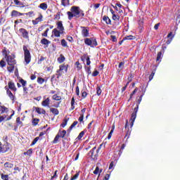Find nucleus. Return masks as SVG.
<instances>
[{
  "label": "nucleus",
  "mask_w": 180,
  "mask_h": 180,
  "mask_svg": "<svg viewBox=\"0 0 180 180\" xmlns=\"http://www.w3.org/2000/svg\"><path fill=\"white\" fill-rule=\"evenodd\" d=\"M4 54L5 55L4 58L8 65V67L7 68L8 72H13V70H15V64H16V60H15V55H10L9 51L6 50L4 51Z\"/></svg>",
  "instance_id": "obj_1"
},
{
  "label": "nucleus",
  "mask_w": 180,
  "mask_h": 180,
  "mask_svg": "<svg viewBox=\"0 0 180 180\" xmlns=\"http://www.w3.org/2000/svg\"><path fill=\"white\" fill-rule=\"evenodd\" d=\"M69 20H71L72 18H79V16H84L82 10L78 6H72L70 11L67 12Z\"/></svg>",
  "instance_id": "obj_2"
},
{
  "label": "nucleus",
  "mask_w": 180,
  "mask_h": 180,
  "mask_svg": "<svg viewBox=\"0 0 180 180\" xmlns=\"http://www.w3.org/2000/svg\"><path fill=\"white\" fill-rule=\"evenodd\" d=\"M23 50H24L25 63L26 65H27V64H30V61H32V56L30 55V51L27 50V47L24 46Z\"/></svg>",
  "instance_id": "obj_3"
},
{
  "label": "nucleus",
  "mask_w": 180,
  "mask_h": 180,
  "mask_svg": "<svg viewBox=\"0 0 180 180\" xmlns=\"http://www.w3.org/2000/svg\"><path fill=\"white\" fill-rule=\"evenodd\" d=\"M10 149H11V144L6 142L3 146L1 145L0 146V153L5 154V153H8V151H9Z\"/></svg>",
  "instance_id": "obj_4"
},
{
  "label": "nucleus",
  "mask_w": 180,
  "mask_h": 180,
  "mask_svg": "<svg viewBox=\"0 0 180 180\" xmlns=\"http://www.w3.org/2000/svg\"><path fill=\"white\" fill-rule=\"evenodd\" d=\"M41 22H43V15L39 14L35 20H32V24L36 25H39V23H41Z\"/></svg>",
  "instance_id": "obj_5"
},
{
  "label": "nucleus",
  "mask_w": 180,
  "mask_h": 180,
  "mask_svg": "<svg viewBox=\"0 0 180 180\" xmlns=\"http://www.w3.org/2000/svg\"><path fill=\"white\" fill-rule=\"evenodd\" d=\"M20 32L24 39H29V32H27V30L24 28H21L20 29Z\"/></svg>",
  "instance_id": "obj_6"
},
{
  "label": "nucleus",
  "mask_w": 180,
  "mask_h": 180,
  "mask_svg": "<svg viewBox=\"0 0 180 180\" xmlns=\"http://www.w3.org/2000/svg\"><path fill=\"white\" fill-rule=\"evenodd\" d=\"M11 16H12V18H18L19 16H23V13H22L16 10H13L11 12Z\"/></svg>",
  "instance_id": "obj_7"
},
{
  "label": "nucleus",
  "mask_w": 180,
  "mask_h": 180,
  "mask_svg": "<svg viewBox=\"0 0 180 180\" xmlns=\"http://www.w3.org/2000/svg\"><path fill=\"white\" fill-rule=\"evenodd\" d=\"M82 60L84 63H86V65H89V64H91V60H90L89 56H88V55H84L82 57Z\"/></svg>",
  "instance_id": "obj_8"
},
{
  "label": "nucleus",
  "mask_w": 180,
  "mask_h": 180,
  "mask_svg": "<svg viewBox=\"0 0 180 180\" xmlns=\"http://www.w3.org/2000/svg\"><path fill=\"white\" fill-rule=\"evenodd\" d=\"M41 105L44 106V108H50V98H45L42 101Z\"/></svg>",
  "instance_id": "obj_9"
},
{
  "label": "nucleus",
  "mask_w": 180,
  "mask_h": 180,
  "mask_svg": "<svg viewBox=\"0 0 180 180\" xmlns=\"http://www.w3.org/2000/svg\"><path fill=\"white\" fill-rule=\"evenodd\" d=\"M8 108L5 107V105L0 103V113L3 115V113H8Z\"/></svg>",
  "instance_id": "obj_10"
},
{
  "label": "nucleus",
  "mask_w": 180,
  "mask_h": 180,
  "mask_svg": "<svg viewBox=\"0 0 180 180\" xmlns=\"http://www.w3.org/2000/svg\"><path fill=\"white\" fill-rule=\"evenodd\" d=\"M52 33L55 37H60V34H63V33H61V31L58 30L57 28L53 29Z\"/></svg>",
  "instance_id": "obj_11"
},
{
  "label": "nucleus",
  "mask_w": 180,
  "mask_h": 180,
  "mask_svg": "<svg viewBox=\"0 0 180 180\" xmlns=\"http://www.w3.org/2000/svg\"><path fill=\"white\" fill-rule=\"evenodd\" d=\"M51 43L49 39L44 38L41 40V44H43L46 47H49V44Z\"/></svg>",
  "instance_id": "obj_12"
},
{
  "label": "nucleus",
  "mask_w": 180,
  "mask_h": 180,
  "mask_svg": "<svg viewBox=\"0 0 180 180\" xmlns=\"http://www.w3.org/2000/svg\"><path fill=\"white\" fill-rule=\"evenodd\" d=\"M57 29L60 31V33H64V27L63 26V22L58 21Z\"/></svg>",
  "instance_id": "obj_13"
},
{
  "label": "nucleus",
  "mask_w": 180,
  "mask_h": 180,
  "mask_svg": "<svg viewBox=\"0 0 180 180\" xmlns=\"http://www.w3.org/2000/svg\"><path fill=\"white\" fill-rule=\"evenodd\" d=\"M38 8L42 9V11H47V8H49V6L46 3H41L39 5Z\"/></svg>",
  "instance_id": "obj_14"
},
{
  "label": "nucleus",
  "mask_w": 180,
  "mask_h": 180,
  "mask_svg": "<svg viewBox=\"0 0 180 180\" xmlns=\"http://www.w3.org/2000/svg\"><path fill=\"white\" fill-rule=\"evenodd\" d=\"M82 34L83 37H87L88 34H89V31L86 28L82 27Z\"/></svg>",
  "instance_id": "obj_15"
},
{
  "label": "nucleus",
  "mask_w": 180,
  "mask_h": 180,
  "mask_svg": "<svg viewBox=\"0 0 180 180\" xmlns=\"http://www.w3.org/2000/svg\"><path fill=\"white\" fill-rule=\"evenodd\" d=\"M14 113L11 114L10 117H6V116H1L0 117V123L4 122V120H11L12 119V116H13Z\"/></svg>",
  "instance_id": "obj_16"
},
{
  "label": "nucleus",
  "mask_w": 180,
  "mask_h": 180,
  "mask_svg": "<svg viewBox=\"0 0 180 180\" xmlns=\"http://www.w3.org/2000/svg\"><path fill=\"white\" fill-rule=\"evenodd\" d=\"M8 85L9 89H11V91H16V87L15 86L14 82H9Z\"/></svg>",
  "instance_id": "obj_17"
},
{
  "label": "nucleus",
  "mask_w": 180,
  "mask_h": 180,
  "mask_svg": "<svg viewBox=\"0 0 180 180\" xmlns=\"http://www.w3.org/2000/svg\"><path fill=\"white\" fill-rule=\"evenodd\" d=\"M36 112H37L39 115H46V110H44V109L41 108H37Z\"/></svg>",
  "instance_id": "obj_18"
},
{
  "label": "nucleus",
  "mask_w": 180,
  "mask_h": 180,
  "mask_svg": "<svg viewBox=\"0 0 180 180\" xmlns=\"http://www.w3.org/2000/svg\"><path fill=\"white\" fill-rule=\"evenodd\" d=\"M91 47H96L98 46V42L96 41V39L94 37L91 39Z\"/></svg>",
  "instance_id": "obj_19"
},
{
  "label": "nucleus",
  "mask_w": 180,
  "mask_h": 180,
  "mask_svg": "<svg viewBox=\"0 0 180 180\" xmlns=\"http://www.w3.org/2000/svg\"><path fill=\"white\" fill-rule=\"evenodd\" d=\"M136 112H133V113L131 114V127H133V124H134V121L136 120Z\"/></svg>",
  "instance_id": "obj_20"
},
{
  "label": "nucleus",
  "mask_w": 180,
  "mask_h": 180,
  "mask_svg": "<svg viewBox=\"0 0 180 180\" xmlns=\"http://www.w3.org/2000/svg\"><path fill=\"white\" fill-rule=\"evenodd\" d=\"M4 168H7V169H11V168H13V164L7 162L4 164Z\"/></svg>",
  "instance_id": "obj_21"
},
{
  "label": "nucleus",
  "mask_w": 180,
  "mask_h": 180,
  "mask_svg": "<svg viewBox=\"0 0 180 180\" xmlns=\"http://www.w3.org/2000/svg\"><path fill=\"white\" fill-rule=\"evenodd\" d=\"M61 71L67 72V67H65V65H60V69L57 71V72H59L60 75H61L63 74Z\"/></svg>",
  "instance_id": "obj_22"
},
{
  "label": "nucleus",
  "mask_w": 180,
  "mask_h": 180,
  "mask_svg": "<svg viewBox=\"0 0 180 180\" xmlns=\"http://www.w3.org/2000/svg\"><path fill=\"white\" fill-rule=\"evenodd\" d=\"M50 111L51 112V113H53V115H58V113H60L58 111V109L54 108H51Z\"/></svg>",
  "instance_id": "obj_23"
},
{
  "label": "nucleus",
  "mask_w": 180,
  "mask_h": 180,
  "mask_svg": "<svg viewBox=\"0 0 180 180\" xmlns=\"http://www.w3.org/2000/svg\"><path fill=\"white\" fill-rule=\"evenodd\" d=\"M103 20L105 22L107 25H110L111 23L110 18H109L108 17L104 16L103 18Z\"/></svg>",
  "instance_id": "obj_24"
},
{
  "label": "nucleus",
  "mask_w": 180,
  "mask_h": 180,
  "mask_svg": "<svg viewBox=\"0 0 180 180\" xmlns=\"http://www.w3.org/2000/svg\"><path fill=\"white\" fill-rule=\"evenodd\" d=\"M65 60V58L63 55H60V56L58 58V62L60 63V64H61V63H64Z\"/></svg>",
  "instance_id": "obj_25"
},
{
  "label": "nucleus",
  "mask_w": 180,
  "mask_h": 180,
  "mask_svg": "<svg viewBox=\"0 0 180 180\" xmlns=\"http://www.w3.org/2000/svg\"><path fill=\"white\" fill-rule=\"evenodd\" d=\"M136 39V37L133 35H128L124 38V40H134Z\"/></svg>",
  "instance_id": "obj_26"
},
{
  "label": "nucleus",
  "mask_w": 180,
  "mask_h": 180,
  "mask_svg": "<svg viewBox=\"0 0 180 180\" xmlns=\"http://www.w3.org/2000/svg\"><path fill=\"white\" fill-rule=\"evenodd\" d=\"M7 94L8 95L9 98L12 99V101L15 99V96H13V94H12V92L9 89H7Z\"/></svg>",
  "instance_id": "obj_27"
},
{
  "label": "nucleus",
  "mask_w": 180,
  "mask_h": 180,
  "mask_svg": "<svg viewBox=\"0 0 180 180\" xmlns=\"http://www.w3.org/2000/svg\"><path fill=\"white\" fill-rule=\"evenodd\" d=\"M40 121V120L37 119V118H34L32 120V124L33 126H37V124H39V122Z\"/></svg>",
  "instance_id": "obj_28"
},
{
  "label": "nucleus",
  "mask_w": 180,
  "mask_h": 180,
  "mask_svg": "<svg viewBox=\"0 0 180 180\" xmlns=\"http://www.w3.org/2000/svg\"><path fill=\"white\" fill-rule=\"evenodd\" d=\"M52 98L53 101H61V96H58L57 94H55L52 96Z\"/></svg>",
  "instance_id": "obj_29"
},
{
  "label": "nucleus",
  "mask_w": 180,
  "mask_h": 180,
  "mask_svg": "<svg viewBox=\"0 0 180 180\" xmlns=\"http://www.w3.org/2000/svg\"><path fill=\"white\" fill-rule=\"evenodd\" d=\"M66 134H67V131L65 130H63V131L58 133L60 137H62V139H63V137L65 136Z\"/></svg>",
  "instance_id": "obj_30"
},
{
  "label": "nucleus",
  "mask_w": 180,
  "mask_h": 180,
  "mask_svg": "<svg viewBox=\"0 0 180 180\" xmlns=\"http://www.w3.org/2000/svg\"><path fill=\"white\" fill-rule=\"evenodd\" d=\"M60 43L63 47H68V45L67 44V41H65V39H62Z\"/></svg>",
  "instance_id": "obj_31"
},
{
  "label": "nucleus",
  "mask_w": 180,
  "mask_h": 180,
  "mask_svg": "<svg viewBox=\"0 0 180 180\" xmlns=\"http://www.w3.org/2000/svg\"><path fill=\"white\" fill-rule=\"evenodd\" d=\"M60 134H58L56 137L54 138V140L53 141V144H56L57 141H58V139H60Z\"/></svg>",
  "instance_id": "obj_32"
},
{
  "label": "nucleus",
  "mask_w": 180,
  "mask_h": 180,
  "mask_svg": "<svg viewBox=\"0 0 180 180\" xmlns=\"http://www.w3.org/2000/svg\"><path fill=\"white\" fill-rule=\"evenodd\" d=\"M1 179L9 180V176L8 174H1Z\"/></svg>",
  "instance_id": "obj_33"
},
{
  "label": "nucleus",
  "mask_w": 180,
  "mask_h": 180,
  "mask_svg": "<svg viewBox=\"0 0 180 180\" xmlns=\"http://www.w3.org/2000/svg\"><path fill=\"white\" fill-rule=\"evenodd\" d=\"M69 4V1L68 0H61V4L63 6H67V5H68Z\"/></svg>",
  "instance_id": "obj_34"
},
{
  "label": "nucleus",
  "mask_w": 180,
  "mask_h": 180,
  "mask_svg": "<svg viewBox=\"0 0 180 180\" xmlns=\"http://www.w3.org/2000/svg\"><path fill=\"white\" fill-rule=\"evenodd\" d=\"M84 134H85L84 131L80 132L79 136L77 137V140H81V139L84 137Z\"/></svg>",
  "instance_id": "obj_35"
},
{
  "label": "nucleus",
  "mask_w": 180,
  "mask_h": 180,
  "mask_svg": "<svg viewBox=\"0 0 180 180\" xmlns=\"http://www.w3.org/2000/svg\"><path fill=\"white\" fill-rule=\"evenodd\" d=\"M79 176V173H76L73 176L71 177L70 180H75Z\"/></svg>",
  "instance_id": "obj_36"
},
{
  "label": "nucleus",
  "mask_w": 180,
  "mask_h": 180,
  "mask_svg": "<svg viewBox=\"0 0 180 180\" xmlns=\"http://www.w3.org/2000/svg\"><path fill=\"white\" fill-rule=\"evenodd\" d=\"M85 44H87L88 46H91V39L89 38H86L84 39Z\"/></svg>",
  "instance_id": "obj_37"
},
{
  "label": "nucleus",
  "mask_w": 180,
  "mask_h": 180,
  "mask_svg": "<svg viewBox=\"0 0 180 180\" xmlns=\"http://www.w3.org/2000/svg\"><path fill=\"white\" fill-rule=\"evenodd\" d=\"M5 65H6V63H5V60H1L0 61V67H1V68H4V67H5Z\"/></svg>",
  "instance_id": "obj_38"
},
{
  "label": "nucleus",
  "mask_w": 180,
  "mask_h": 180,
  "mask_svg": "<svg viewBox=\"0 0 180 180\" xmlns=\"http://www.w3.org/2000/svg\"><path fill=\"white\" fill-rule=\"evenodd\" d=\"M96 94L97 95H101V94H102V89H101V87L97 86L96 88Z\"/></svg>",
  "instance_id": "obj_39"
},
{
  "label": "nucleus",
  "mask_w": 180,
  "mask_h": 180,
  "mask_svg": "<svg viewBox=\"0 0 180 180\" xmlns=\"http://www.w3.org/2000/svg\"><path fill=\"white\" fill-rule=\"evenodd\" d=\"M161 56H162V53L158 52L156 61H160V60H161Z\"/></svg>",
  "instance_id": "obj_40"
},
{
  "label": "nucleus",
  "mask_w": 180,
  "mask_h": 180,
  "mask_svg": "<svg viewBox=\"0 0 180 180\" xmlns=\"http://www.w3.org/2000/svg\"><path fill=\"white\" fill-rule=\"evenodd\" d=\"M37 82H38V84H43V82H44V79H43L41 77H38Z\"/></svg>",
  "instance_id": "obj_41"
},
{
  "label": "nucleus",
  "mask_w": 180,
  "mask_h": 180,
  "mask_svg": "<svg viewBox=\"0 0 180 180\" xmlns=\"http://www.w3.org/2000/svg\"><path fill=\"white\" fill-rule=\"evenodd\" d=\"M20 84H22V86H26L27 82L25 81L23 79H20Z\"/></svg>",
  "instance_id": "obj_42"
},
{
  "label": "nucleus",
  "mask_w": 180,
  "mask_h": 180,
  "mask_svg": "<svg viewBox=\"0 0 180 180\" xmlns=\"http://www.w3.org/2000/svg\"><path fill=\"white\" fill-rule=\"evenodd\" d=\"M78 124V122L77 121L74 122L72 125L70 126V129H74V127H75V126H77Z\"/></svg>",
  "instance_id": "obj_43"
},
{
  "label": "nucleus",
  "mask_w": 180,
  "mask_h": 180,
  "mask_svg": "<svg viewBox=\"0 0 180 180\" xmlns=\"http://www.w3.org/2000/svg\"><path fill=\"white\" fill-rule=\"evenodd\" d=\"M101 6V4H94L93 8L95 10L98 9Z\"/></svg>",
  "instance_id": "obj_44"
},
{
  "label": "nucleus",
  "mask_w": 180,
  "mask_h": 180,
  "mask_svg": "<svg viewBox=\"0 0 180 180\" xmlns=\"http://www.w3.org/2000/svg\"><path fill=\"white\" fill-rule=\"evenodd\" d=\"M40 138L38 136V137H36L34 140H33V141H32V146H34V144H36V143H37V141H39V139Z\"/></svg>",
  "instance_id": "obj_45"
},
{
  "label": "nucleus",
  "mask_w": 180,
  "mask_h": 180,
  "mask_svg": "<svg viewBox=\"0 0 180 180\" xmlns=\"http://www.w3.org/2000/svg\"><path fill=\"white\" fill-rule=\"evenodd\" d=\"M94 174L95 175H98V174H99V167H96L95 170L94 171Z\"/></svg>",
  "instance_id": "obj_46"
},
{
  "label": "nucleus",
  "mask_w": 180,
  "mask_h": 180,
  "mask_svg": "<svg viewBox=\"0 0 180 180\" xmlns=\"http://www.w3.org/2000/svg\"><path fill=\"white\" fill-rule=\"evenodd\" d=\"M49 29L47 28V29L46 30V31L42 34V36H43L44 37H47V33H49Z\"/></svg>",
  "instance_id": "obj_47"
},
{
  "label": "nucleus",
  "mask_w": 180,
  "mask_h": 180,
  "mask_svg": "<svg viewBox=\"0 0 180 180\" xmlns=\"http://www.w3.org/2000/svg\"><path fill=\"white\" fill-rule=\"evenodd\" d=\"M112 19H113V20H119V16L116 15L115 14H113Z\"/></svg>",
  "instance_id": "obj_48"
},
{
  "label": "nucleus",
  "mask_w": 180,
  "mask_h": 180,
  "mask_svg": "<svg viewBox=\"0 0 180 180\" xmlns=\"http://www.w3.org/2000/svg\"><path fill=\"white\" fill-rule=\"evenodd\" d=\"M105 33L108 36H109V34H115V32L110 30L106 31Z\"/></svg>",
  "instance_id": "obj_49"
},
{
  "label": "nucleus",
  "mask_w": 180,
  "mask_h": 180,
  "mask_svg": "<svg viewBox=\"0 0 180 180\" xmlns=\"http://www.w3.org/2000/svg\"><path fill=\"white\" fill-rule=\"evenodd\" d=\"M110 37H111L112 41H114V42L117 41V39H116V36H115V35H111Z\"/></svg>",
  "instance_id": "obj_50"
},
{
  "label": "nucleus",
  "mask_w": 180,
  "mask_h": 180,
  "mask_svg": "<svg viewBox=\"0 0 180 180\" xmlns=\"http://www.w3.org/2000/svg\"><path fill=\"white\" fill-rule=\"evenodd\" d=\"M98 74H99V72H98V70H95L94 72H93L92 75L93 77H96L98 75Z\"/></svg>",
  "instance_id": "obj_51"
},
{
  "label": "nucleus",
  "mask_w": 180,
  "mask_h": 180,
  "mask_svg": "<svg viewBox=\"0 0 180 180\" xmlns=\"http://www.w3.org/2000/svg\"><path fill=\"white\" fill-rule=\"evenodd\" d=\"M109 178H110V174H105L103 180H109Z\"/></svg>",
  "instance_id": "obj_52"
},
{
  "label": "nucleus",
  "mask_w": 180,
  "mask_h": 180,
  "mask_svg": "<svg viewBox=\"0 0 180 180\" xmlns=\"http://www.w3.org/2000/svg\"><path fill=\"white\" fill-rule=\"evenodd\" d=\"M112 134H113V129H112V130L110 131L109 134H108V140H110V139H111Z\"/></svg>",
  "instance_id": "obj_53"
},
{
  "label": "nucleus",
  "mask_w": 180,
  "mask_h": 180,
  "mask_svg": "<svg viewBox=\"0 0 180 180\" xmlns=\"http://www.w3.org/2000/svg\"><path fill=\"white\" fill-rule=\"evenodd\" d=\"M67 120H64L63 122L61 124L62 127H65V126H67Z\"/></svg>",
  "instance_id": "obj_54"
},
{
  "label": "nucleus",
  "mask_w": 180,
  "mask_h": 180,
  "mask_svg": "<svg viewBox=\"0 0 180 180\" xmlns=\"http://www.w3.org/2000/svg\"><path fill=\"white\" fill-rule=\"evenodd\" d=\"M138 91H139V89H138V88H136V89L133 91L132 94H131V96H133L134 95V94H136Z\"/></svg>",
  "instance_id": "obj_55"
},
{
  "label": "nucleus",
  "mask_w": 180,
  "mask_h": 180,
  "mask_svg": "<svg viewBox=\"0 0 180 180\" xmlns=\"http://www.w3.org/2000/svg\"><path fill=\"white\" fill-rule=\"evenodd\" d=\"M74 103H75V100L72 98L71 101L72 109H74Z\"/></svg>",
  "instance_id": "obj_56"
},
{
  "label": "nucleus",
  "mask_w": 180,
  "mask_h": 180,
  "mask_svg": "<svg viewBox=\"0 0 180 180\" xmlns=\"http://www.w3.org/2000/svg\"><path fill=\"white\" fill-rule=\"evenodd\" d=\"M14 3L15 5H22V3H20L19 0H14Z\"/></svg>",
  "instance_id": "obj_57"
},
{
  "label": "nucleus",
  "mask_w": 180,
  "mask_h": 180,
  "mask_svg": "<svg viewBox=\"0 0 180 180\" xmlns=\"http://www.w3.org/2000/svg\"><path fill=\"white\" fill-rule=\"evenodd\" d=\"M76 94L77 96L79 95V87L78 86L76 87Z\"/></svg>",
  "instance_id": "obj_58"
},
{
  "label": "nucleus",
  "mask_w": 180,
  "mask_h": 180,
  "mask_svg": "<svg viewBox=\"0 0 180 180\" xmlns=\"http://www.w3.org/2000/svg\"><path fill=\"white\" fill-rule=\"evenodd\" d=\"M84 120V114L82 115L79 117V122H82Z\"/></svg>",
  "instance_id": "obj_59"
},
{
  "label": "nucleus",
  "mask_w": 180,
  "mask_h": 180,
  "mask_svg": "<svg viewBox=\"0 0 180 180\" xmlns=\"http://www.w3.org/2000/svg\"><path fill=\"white\" fill-rule=\"evenodd\" d=\"M123 65H124V63H123V62L120 63L119 68H123Z\"/></svg>",
  "instance_id": "obj_60"
},
{
  "label": "nucleus",
  "mask_w": 180,
  "mask_h": 180,
  "mask_svg": "<svg viewBox=\"0 0 180 180\" xmlns=\"http://www.w3.org/2000/svg\"><path fill=\"white\" fill-rule=\"evenodd\" d=\"M113 165H114L113 162H111L109 166V169H112V168H113Z\"/></svg>",
  "instance_id": "obj_61"
},
{
  "label": "nucleus",
  "mask_w": 180,
  "mask_h": 180,
  "mask_svg": "<svg viewBox=\"0 0 180 180\" xmlns=\"http://www.w3.org/2000/svg\"><path fill=\"white\" fill-rule=\"evenodd\" d=\"M30 78H31V79L33 81V80L36 78V75H32L30 76Z\"/></svg>",
  "instance_id": "obj_62"
},
{
  "label": "nucleus",
  "mask_w": 180,
  "mask_h": 180,
  "mask_svg": "<svg viewBox=\"0 0 180 180\" xmlns=\"http://www.w3.org/2000/svg\"><path fill=\"white\" fill-rule=\"evenodd\" d=\"M67 40H68V41H72V37H68Z\"/></svg>",
  "instance_id": "obj_63"
},
{
  "label": "nucleus",
  "mask_w": 180,
  "mask_h": 180,
  "mask_svg": "<svg viewBox=\"0 0 180 180\" xmlns=\"http://www.w3.org/2000/svg\"><path fill=\"white\" fill-rule=\"evenodd\" d=\"M63 180H68V174L65 175Z\"/></svg>",
  "instance_id": "obj_64"
}]
</instances>
